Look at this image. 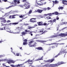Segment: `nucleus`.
I'll return each instance as SVG.
<instances>
[{
  "instance_id": "obj_1",
  "label": "nucleus",
  "mask_w": 67,
  "mask_h": 67,
  "mask_svg": "<svg viewBox=\"0 0 67 67\" xmlns=\"http://www.w3.org/2000/svg\"><path fill=\"white\" fill-rule=\"evenodd\" d=\"M34 41L32 40L29 42L28 45L29 46V47H35L36 46L37 43L36 42H35L34 44H31L32 43H34Z\"/></svg>"
},
{
  "instance_id": "obj_2",
  "label": "nucleus",
  "mask_w": 67,
  "mask_h": 67,
  "mask_svg": "<svg viewBox=\"0 0 67 67\" xmlns=\"http://www.w3.org/2000/svg\"><path fill=\"white\" fill-rule=\"evenodd\" d=\"M30 3L28 2H26L24 4V5L23 6V8H24L25 7V8H24V9H27L30 8V5H29Z\"/></svg>"
},
{
  "instance_id": "obj_3",
  "label": "nucleus",
  "mask_w": 67,
  "mask_h": 67,
  "mask_svg": "<svg viewBox=\"0 0 67 67\" xmlns=\"http://www.w3.org/2000/svg\"><path fill=\"white\" fill-rule=\"evenodd\" d=\"M37 24H38V25L39 26H45L47 25V23H44L43 24V22L42 21H40L38 22H37Z\"/></svg>"
},
{
  "instance_id": "obj_4",
  "label": "nucleus",
  "mask_w": 67,
  "mask_h": 67,
  "mask_svg": "<svg viewBox=\"0 0 67 67\" xmlns=\"http://www.w3.org/2000/svg\"><path fill=\"white\" fill-rule=\"evenodd\" d=\"M65 64V63L63 61L59 62L55 64L56 67L58 66L61 65H62V64Z\"/></svg>"
},
{
  "instance_id": "obj_5",
  "label": "nucleus",
  "mask_w": 67,
  "mask_h": 67,
  "mask_svg": "<svg viewBox=\"0 0 67 67\" xmlns=\"http://www.w3.org/2000/svg\"><path fill=\"white\" fill-rule=\"evenodd\" d=\"M67 36V32L66 33V34L64 33H61L58 35V36H62V37H65Z\"/></svg>"
},
{
  "instance_id": "obj_6",
  "label": "nucleus",
  "mask_w": 67,
  "mask_h": 67,
  "mask_svg": "<svg viewBox=\"0 0 67 67\" xmlns=\"http://www.w3.org/2000/svg\"><path fill=\"white\" fill-rule=\"evenodd\" d=\"M0 20H2L1 21V22H3L4 23H6L7 22V21H6V20H5V18L1 17L0 18Z\"/></svg>"
},
{
  "instance_id": "obj_7",
  "label": "nucleus",
  "mask_w": 67,
  "mask_h": 67,
  "mask_svg": "<svg viewBox=\"0 0 67 67\" xmlns=\"http://www.w3.org/2000/svg\"><path fill=\"white\" fill-rule=\"evenodd\" d=\"M34 27H31V26H28V29H29V30H30V29H32V28H34V27H35L36 26H37V25L35 24L34 25Z\"/></svg>"
},
{
  "instance_id": "obj_8",
  "label": "nucleus",
  "mask_w": 67,
  "mask_h": 67,
  "mask_svg": "<svg viewBox=\"0 0 67 67\" xmlns=\"http://www.w3.org/2000/svg\"><path fill=\"white\" fill-rule=\"evenodd\" d=\"M34 19V20H35V19H36V18H31L30 19V22H32V23H35V22H36V21H34L32 20H33Z\"/></svg>"
},
{
  "instance_id": "obj_9",
  "label": "nucleus",
  "mask_w": 67,
  "mask_h": 67,
  "mask_svg": "<svg viewBox=\"0 0 67 67\" xmlns=\"http://www.w3.org/2000/svg\"><path fill=\"white\" fill-rule=\"evenodd\" d=\"M52 2L53 3V5H54V4H57V3L58 4V3H59V2L57 0H55L54 1H53Z\"/></svg>"
},
{
  "instance_id": "obj_10",
  "label": "nucleus",
  "mask_w": 67,
  "mask_h": 67,
  "mask_svg": "<svg viewBox=\"0 0 67 67\" xmlns=\"http://www.w3.org/2000/svg\"><path fill=\"white\" fill-rule=\"evenodd\" d=\"M54 14V15H58V12H55L52 13H51V16L52 15Z\"/></svg>"
},
{
  "instance_id": "obj_11",
  "label": "nucleus",
  "mask_w": 67,
  "mask_h": 67,
  "mask_svg": "<svg viewBox=\"0 0 67 67\" xmlns=\"http://www.w3.org/2000/svg\"><path fill=\"white\" fill-rule=\"evenodd\" d=\"M62 2L64 5H67V1L63 0L62 1Z\"/></svg>"
},
{
  "instance_id": "obj_12",
  "label": "nucleus",
  "mask_w": 67,
  "mask_h": 67,
  "mask_svg": "<svg viewBox=\"0 0 67 67\" xmlns=\"http://www.w3.org/2000/svg\"><path fill=\"white\" fill-rule=\"evenodd\" d=\"M52 45H55V46H54L55 47H57V46H58V45L59 44V43H52Z\"/></svg>"
},
{
  "instance_id": "obj_13",
  "label": "nucleus",
  "mask_w": 67,
  "mask_h": 67,
  "mask_svg": "<svg viewBox=\"0 0 67 67\" xmlns=\"http://www.w3.org/2000/svg\"><path fill=\"white\" fill-rule=\"evenodd\" d=\"M24 16H25L24 15L23 16L22 15L20 16H19V18H23L22 19V20H24V19H25L27 18V17H26L25 18H24L23 17H24Z\"/></svg>"
},
{
  "instance_id": "obj_14",
  "label": "nucleus",
  "mask_w": 67,
  "mask_h": 67,
  "mask_svg": "<svg viewBox=\"0 0 67 67\" xmlns=\"http://www.w3.org/2000/svg\"><path fill=\"white\" fill-rule=\"evenodd\" d=\"M14 16H16L15 15H10L9 17V18H10V19H15V17Z\"/></svg>"
},
{
  "instance_id": "obj_15",
  "label": "nucleus",
  "mask_w": 67,
  "mask_h": 67,
  "mask_svg": "<svg viewBox=\"0 0 67 67\" xmlns=\"http://www.w3.org/2000/svg\"><path fill=\"white\" fill-rule=\"evenodd\" d=\"M56 67V64H50L49 66V67Z\"/></svg>"
},
{
  "instance_id": "obj_16",
  "label": "nucleus",
  "mask_w": 67,
  "mask_h": 67,
  "mask_svg": "<svg viewBox=\"0 0 67 67\" xmlns=\"http://www.w3.org/2000/svg\"><path fill=\"white\" fill-rule=\"evenodd\" d=\"M42 3V4H41L40 3H37V5H43V4H46V2H44V3Z\"/></svg>"
},
{
  "instance_id": "obj_17",
  "label": "nucleus",
  "mask_w": 67,
  "mask_h": 67,
  "mask_svg": "<svg viewBox=\"0 0 67 67\" xmlns=\"http://www.w3.org/2000/svg\"><path fill=\"white\" fill-rule=\"evenodd\" d=\"M36 49L38 50H43V49L41 47H38Z\"/></svg>"
},
{
  "instance_id": "obj_18",
  "label": "nucleus",
  "mask_w": 67,
  "mask_h": 67,
  "mask_svg": "<svg viewBox=\"0 0 67 67\" xmlns=\"http://www.w3.org/2000/svg\"><path fill=\"white\" fill-rule=\"evenodd\" d=\"M43 10H41L39 9H38L37 10V12L39 13H42V12H43Z\"/></svg>"
},
{
  "instance_id": "obj_19",
  "label": "nucleus",
  "mask_w": 67,
  "mask_h": 67,
  "mask_svg": "<svg viewBox=\"0 0 67 67\" xmlns=\"http://www.w3.org/2000/svg\"><path fill=\"white\" fill-rule=\"evenodd\" d=\"M43 57L42 56L41 58H39L38 59H37L35 60V61H38L39 60H43Z\"/></svg>"
},
{
  "instance_id": "obj_20",
  "label": "nucleus",
  "mask_w": 67,
  "mask_h": 67,
  "mask_svg": "<svg viewBox=\"0 0 67 67\" xmlns=\"http://www.w3.org/2000/svg\"><path fill=\"white\" fill-rule=\"evenodd\" d=\"M51 13H48L47 14H44V15L45 16H47L48 15H49V16H52V15H51Z\"/></svg>"
},
{
  "instance_id": "obj_21",
  "label": "nucleus",
  "mask_w": 67,
  "mask_h": 67,
  "mask_svg": "<svg viewBox=\"0 0 67 67\" xmlns=\"http://www.w3.org/2000/svg\"><path fill=\"white\" fill-rule=\"evenodd\" d=\"M5 30H6L7 32H11L10 29L9 28H7Z\"/></svg>"
},
{
  "instance_id": "obj_22",
  "label": "nucleus",
  "mask_w": 67,
  "mask_h": 67,
  "mask_svg": "<svg viewBox=\"0 0 67 67\" xmlns=\"http://www.w3.org/2000/svg\"><path fill=\"white\" fill-rule=\"evenodd\" d=\"M21 34L22 35H21V36H23V35H25L26 33L24 32H22Z\"/></svg>"
},
{
  "instance_id": "obj_23",
  "label": "nucleus",
  "mask_w": 67,
  "mask_h": 67,
  "mask_svg": "<svg viewBox=\"0 0 67 67\" xmlns=\"http://www.w3.org/2000/svg\"><path fill=\"white\" fill-rule=\"evenodd\" d=\"M24 38H23V41H24V42L27 43V40L26 39H25L24 40Z\"/></svg>"
},
{
  "instance_id": "obj_24",
  "label": "nucleus",
  "mask_w": 67,
  "mask_h": 67,
  "mask_svg": "<svg viewBox=\"0 0 67 67\" xmlns=\"http://www.w3.org/2000/svg\"><path fill=\"white\" fill-rule=\"evenodd\" d=\"M28 63H32L33 62V60H30V59H29L27 60Z\"/></svg>"
},
{
  "instance_id": "obj_25",
  "label": "nucleus",
  "mask_w": 67,
  "mask_h": 67,
  "mask_svg": "<svg viewBox=\"0 0 67 67\" xmlns=\"http://www.w3.org/2000/svg\"><path fill=\"white\" fill-rule=\"evenodd\" d=\"M60 55V52L58 54L55 56L54 58H56L57 57H58V56H59V55Z\"/></svg>"
},
{
  "instance_id": "obj_26",
  "label": "nucleus",
  "mask_w": 67,
  "mask_h": 67,
  "mask_svg": "<svg viewBox=\"0 0 67 67\" xmlns=\"http://www.w3.org/2000/svg\"><path fill=\"white\" fill-rule=\"evenodd\" d=\"M63 9H64V7H59L58 8V9H59V10H60V9H61V10H63Z\"/></svg>"
},
{
  "instance_id": "obj_27",
  "label": "nucleus",
  "mask_w": 67,
  "mask_h": 67,
  "mask_svg": "<svg viewBox=\"0 0 67 67\" xmlns=\"http://www.w3.org/2000/svg\"><path fill=\"white\" fill-rule=\"evenodd\" d=\"M22 65H23V64H18L17 65H16L15 66L16 67H20V66H21Z\"/></svg>"
},
{
  "instance_id": "obj_28",
  "label": "nucleus",
  "mask_w": 67,
  "mask_h": 67,
  "mask_svg": "<svg viewBox=\"0 0 67 67\" xmlns=\"http://www.w3.org/2000/svg\"><path fill=\"white\" fill-rule=\"evenodd\" d=\"M18 23H10L9 24H10H10H18Z\"/></svg>"
},
{
  "instance_id": "obj_29",
  "label": "nucleus",
  "mask_w": 67,
  "mask_h": 67,
  "mask_svg": "<svg viewBox=\"0 0 67 67\" xmlns=\"http://www.w3.org/2000/svg\"><path fill=\"white\" fill-rule=\"evenodd\" d=\"M48 32L47 31H44L41 34V35H42V34H45V33H46V32Z\"/></svg>"
},
{
  "instance_id": "obj_30",
  "label": "nucleus",
  "mask_w": 67,
  "mask_h": 67,
  "mask_svg": "<svg viewBox=\"0 0 67 67\" xmlns=\"http://www.w3.org/2000/svg\"><path fill=\"white\" fill-rule=\"evenodd\" d=\"M10 63H13V64H14V63H15V61H14L13 60H10Z\"/></svg>"
},
{
  "instance_id": "obj_31",
  "label": "nucleus",
  "mask_w": 67,
  "mask_h": 67,
  "mask_svg": "<svg viewBox=\"0 0 67 67\" xmlns=\"http://www.w3.org/2000/svg\"><path fill=\"white\" fill-rule=\"evenodd\" d=\"M54 60H55V59H52L51 60L50 59V63H52V62H54Z\"/></svg>"
},
{
  "instance_id": "obj_32",
  "label": "nucleus",
  "mask_w": 67,
  "mask_h": 67,
  "mask_svg": "<svg viewBox=\"0 0 67 67\" xmlns=\"http://www.w3.org/2000/svg\"><path fill=\"white\" fill-rule=\"evenodd\" d=\"M1 30H5V27L4 26L2 28Z\"/></svg>"
},
{
  "instance_id": "obj_33",
  "label": "nucleus",
  "mask_w": 67,
  "mask_h": 67,
  "mask_svg": "<svg viewBox=\"0 0 67 67\" xmlns=\"http://www.w3.org/2000/svg\"><path fill=\"white\" fill-rule=\"evenodd\" d=\"M57 37L56 36H51V38H54V37Z\"/></svg>"
},
{
  "instance_id": "obj_34",
  "label": "nucleus",
  "mask_w": 67,
  "mask_h": 67,
  "mask_svg": "<svg viewBox=\"0 0 67 67\" xmlns=\"http://www.w3.org/2000/svg\"><path fill=\"white\" fill-rule=\"evenodd\" d=\"M12 6H13V5L9 6L6 9H9V8H11L12 7Z\"/></svg>"
},
{
  "instance_id": "obj_35",
  "label": "nucleus",
  "mask_w": 67,
  "mask_h": 67,
  "mask_svg": "<svg viewBox=\"0 0 67 67\" xmlns=\"http://www.w3.org/2000/svg\"><path fill=\"white\" fill-rule=\"evenodd\" d=\"M32 10H30L29 12H28V14H30L31 13H32Z\"/></svg>"
},
{
  "instance_id": "obj_36",
  "label": "nucleus",
  "mask_w": 67,
  "mask_h": 67,
  "mask_svg": "<svg viewBox=\"0 0 67 67\" xmlns=\"http://www.w3.org/2000/svg\"><path fill=\"white\" fill-rule=\"evenodd\" d=\"M27 44V42H24L23 44L24 45H26V44Z\"/></svg>"
},
{
  "instance_id": "obj_37",
  "label": "nucleus",
  "mask_w": 67,
  "mask_h": 67,
  "mask_svg": "<svg viewBox=\"0 0 67 67\" xmlns=\"http://www.w3.org/2000/svg\"><path fill=\"white\" fill-rule=\"evenodd\" d=\"M10 66L12 67H16L15 65H14L13 64H11Z\"/></svg>"
},
{
  "instance_id": "obj_38",
  "label": "nucleus",
  "mask_w": 67,
  "mask_h": 67,
  "mask_svg": "<svg viewBox=\"0 0 67 67\" xmlns=\"http://www.w3.org/2000/svg\"><path fill=\"white\" fill-rule=\"evenodd\" d=\"M33 33V31H31L30 32H29V34H30V35L31 36H33V34L32 33Z\"/></svg>"
},
{
  "instance_id": "obj_39",
  "label": "nucleus",
  "mask_w": 67,
  "mask_h": 67,
  "mask_svg": "<svg viewBox=\"0 0 67 67\" xmlns=\"http://www.w3.org/2000/svg\"><path fill=\"white\" fill-rule=\"evenodd\" d=\"M56 19H54L53 20V23H54V22H55V23H56Z\"/></svg>"
},
{
  "instance_id": "obj_40",
  "label": "nucleus",
  "mask_w": 67,
  "mask_h": 67,
  "mask_svg": "<svg viewBox=\"0 0 67 67\" xmlns=\"http://www.w3.org/2000/svg\"><path fill=\"white\" fill-rule=\"evenodd\" d=\"M19 53H16V55H15V56H19Z\"/></svg>"
},
{
  "instance_id": "obj_41",
  "label": "nucleus",
  "mask_w": 67,
  "mask_h": 67,
  "mask_svg": "<svg viewBox=\"0 0 67 67\" xmlns=\"http://www.w3.org/2000/svg\"><path fill=\"white\" fill-rule=\"evenodd\" d=\"M67 23H65V22H63L61 24L62 25H63L64 24H67Z\"/></svg>"
},
{
  "instance_id": "obj_42",
  "label": "nucleus",
  "mask_w": 67,
  "mask_h": 67,
  "mask_svg": "<svg viewBox=\"0 0 67 67\" xmlns=\"http://www.w3.org/2000/svg\"><path fill=\"white\" fill-rule=\"evenodd\" d=\"M41 43H43V42H46V41H41Z\"/></svg>"
},
{
  "instance_id": "obj_43",
  "label": "nucleus",
  "mask_w": 67,
  "mask_h": 67,
  "mask_svg": "<svg viewBox=\"0 0 67 67\" xmlns=\"http://www.w3.org/2000/svg\"><path fill=\"white\" fill-rule=\"evenodd\" d=\"M55 48V47L54 46H52V49H54V48Z\"/></svg>"
},
{
  "instance_id": "obj_44",
  "label": "nucleus",
  "mask_w": 67,
  "mask_h": 67,
  "mask_svg": "<svg viewBox=\"0 0 67 67\" xmlns=\"http://www.w3.org/2000/svg\"><path fill=\"white\" fill-rule=\"evenodd\" d=\"M14 1L15 3H16L17 2V1L16 0H15Z\"/></svg>"
},
{
  "instance_id": "obj_45",
  "label": "nucleus",
  "mask_w": 67,
  "mask_h": 67,
  "mask_svg": "<svg viewBox=\"0 0 67 67\" xmlns=\"http://www.w3.org/2000/svg\"><path fill=\"white\" fill-rule=\"evenodd\" d=\"M47 62H49V63H50V62H51V59H49L48 60H47Z\"/></svg>"
},
{
  "instance_id": "obj_46",
  "label": "nucleus",
  "mask_w": 67,
  "mask_h": 67,
  "mask_svg": "<svg viewBox=\"0 0 67 67\" xmlns=\"http://www.w3.org/2000/svg\"><path fill=\"white\" fill-rule=\"evenodd\" d=\"M47 8H44L43 9V10H44V11H46V10H47Z\"/></svg>"
},
{
  "instance_id": "obj_47",
  "label": "nucleus",
  "mask_w": 67,
  "mask_h": 67,
  "mask_svg": "<svg viewBox=\"0 0 67 67\" xmlns=\"http://www.w3.org/2000/svg\"><path fill=\"white\" fill-rule=\"evenodd\" d=\"M23 2H26V0H23Z\"/></svg>"
},
{
  "instance_id": "obj_48",
  "label": "nucleus",
  "mask_w": 67,
  "mask_h": 67,
  "mask_svg": "<svg viewBox=\"0 0 67 67\" xmlns=\"http://www.w3.org/2000/svg\"><path fill=\"white\" fill-rule=\"evenodd\" d=\"M11 22L10 20H8L6 21V22L7 23H9V22Z\"/></svg>"
},
{
  "instance_id": "obj_49",
  "label": "nucleus",
  "mask_w": 67,
  "mask_h": 67,
  "mask_svg": "<svg viewBox=\"0 0 67 67\" xmlns=\"http://www.w3.org/2000/svg\"><path fill=\"white\" fill-rule=\"evenodd\" d=\"M60 45H64L65 44V43H62L59 44Z\"/></svg>"
},
{
  "instance_id": "obj_50",
  "label": "nucleus",
  "mask_w": 67,
  "mask_h": 67,
  "mask_svg": "<svg viewBox=\"0 0 67 67\" xmlns=\"http://www.w3.org/2000/svg\"><path fill=\"white\" fill-rule=\"evenodd\" d=\"M47 10H49L51 9V8L49 7H48L47 8Z\"/></svg>"
},
{
  "instance_id": "obj_51",
  "label": "nucleus",
  "mask_w": 67,
  "mask_h": 67,
  "mask_svg": "<svg viewBox=\"0 0 67 67\" xmlns=\"http://www.w3.org/2000/svg\"><path fill=\"white\" fill-rule=\"evenodd\" d=\"M51 29V28H47V30H49Z\"/></svg>"
},
{
  "instance_id": "obj_52",
  "label": "nucleus",
  "mask_w": 67,
  "mask_h": 67,
  "mask_svg": "<svg viewBox=\"0 0 67 67\" xmlns=\"http://www.w3.org/2000/svg\"><path fill=\"white\" fill-rule=\"evenodd\" d=\"M41 30H42V31H41V32H43V31H44V29H41Z\"/></svg>"
},
{
  "instance_id": "obj_53",
  "label": "nucleus",
  "mask_w": 67,
  "mask_h": 67,
  "mask_svg": "<svg viewBox=\"0 0 67 67\" xmlns=\"http://www.w3.org/2000/svg\"><path fill=\"white\" fill-rule=\"evenodd\" d=\"M46 45H52V43L51 44H46Z\"/></svg>"
},
{
  "instance_id": "obj_54",
  "label": "nucleus",
  "mask_w": 67,
  "mask_h": 67,
  "mask_svg": "<svg viewBox=\"0 0 67 67\" xmlns=\"http://www.w3.org/2000/svg\"><path fill=\"white\" fill-rule=\"evenodd\" d=\"M25 33L27 32V30H25Z\"/></svg>"
},
{
  "instance_id": "obj_55",
  "label": "nucleus",
  "mask_w": 67,
  "mask_h": 67,
  "mask_svg": "<svg viewBox=\"0 0 67 67\" xmlns=\"http://www.w3.org/2000/svg\"><path fill=\"white\" fill-rule=\"evenodd\" d=\"M42 1H44V0H40L39 1V2H41Z\"/></svg>"
},
{
  "instance_id": "obj_56",
  "label": "nucleus",
  "mask_w": 67,
  "mask_h": 67,
  "mask_svg": "<svg viewBox=\"0 0 67 67\" xmlns=\"http://www.w3.org/2000/svg\"><path fill=\"white\" fill-rule=\"evenodd\" d=\"M50 22H51V23H52V22L53 23V21H52V20H50Z\"/></svg>"
},
{
  "instance_id": "obj_57",
  "label": "nucleus",
  "mask_w": 67,
  "mask_h": 67,
  "mask_svg": "<svg viewBox=\"0 0 67 67\" xmlns=\"http://www.w3.org/2000/svg\"><path fill=\"white\" fill-rule=\"evenodd\" d=\"M59 17H57V18L56 20H59Z\"/></svg>"
},
{
  "instance_id": "obj_58",
  "label": "nucleus",
  "mask_w": 67,
  "mask_h": 67,
  "mask_svg": "<svg viewBox=\"0 0 67 67\" xmlns=\"http://www.w3.org/2000/svg\"><path fill=\"white\" fill-rule=\"evenodd\" d=\"M1 24H2V25H3H3H7V24H4V25H3L2 24V23Z\"/></svg>"
},
{
  "instance_id": "obj_59",
  "label": "nucleus",
  "mask_w": 67,
  "mask_h": 67,
  "mask_svg": "<svg viewBox=\"0 0 67 67\" xmlns=\"http://www.w3.org/2000/svg\"><path fill=\"white\" fill-rule=\"evenodd\" d=\"M8 0H4V2H7V1Z\"/></svg>"
},
{
  "instance_id": "obj_60",
  "label": "nucleus",
  "mask_w": 67,
  "mask_h": 67,
  "mask_svg": "<svg viewBox=\"0 0 67 67\" xmlns=\"http://www.w3.org/2000/svg\"><path fill=\"white\" fill-rule=\"evenodd\" d=\"M8 64H10V63H11V62H10V61H9V62H8Z\"/></svg>"
},
{
  "instance_id": "obj_61",
  "label": "nucleus",
  "mask_w": 67,
  "mask_h": 67,
  "mask_svg": "<svg viewBox=\"0 0 67 67\" xmlns=\"http://www.w3.org/2000/svg\"><path fill=\"white\" fill-rule=\"evenodd\" d=\"M17 29H18V30H20V28H19V27H17Z\"/></svg>"
},
{
  "instance_id": "obj_62",
  "label": "nucleus",
  "mask_w": 67,
  "mask_h": 67,
  "mask_svg": "<svg viewBox=\"0 0 67 67\" xmlns=\"http://www.w3.org/2000/svg\"><path fill=\"white\" fill-rule=\"evenodd\" d=\"M22 47L20 48V49L21 50H22Z\"/></svg>"
},
{
  "instance_id": "obj_63",
  "label": "nucleus",
  "mask_w": 67,
  "mask_h": 67,
  "mask_svg": "<svg viewBox=\"0 0 67 67\" xmlns=\"http://www.w3.org/2000/svg\"><path fill=\"white\" fill-rule=\"evenodd\" d=\"M17 3H20V1H18L17 2Z\"/></svg>"
},
{
  "instance_id": "obj_64",
  "label": "nucleus",
  "mask_w": 67,
  "mask_h": 67,
  "mask_svg": "<svg viewBox=\"0 0 67 67\" xmlns=\"http://www.w3.org/2000/svg\"><path fill=\"white\" fill-rule=\"evenodd\" d=\"M32 64H33V63H29V64H30V65H32Z\"/></svg>"
}]
</instances>
